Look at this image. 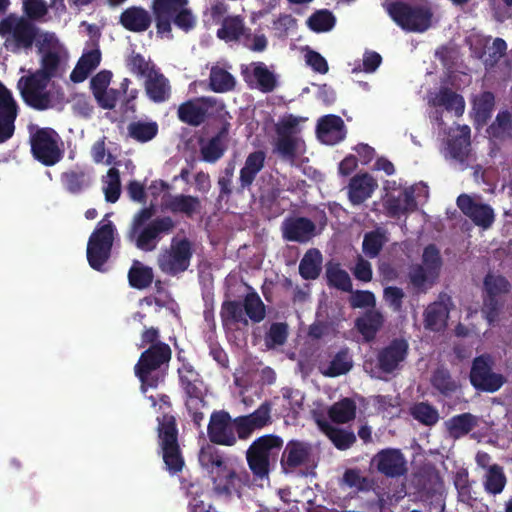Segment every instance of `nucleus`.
I'll return each instance as SVG.
<instances>
[{"mask_svg":"<svg viewBox=\"0 0 512 512\" xmlns=\"http://www.w3.org/2000/svg\"><path fill=\"white\" fill-rule=\"evenodd\" d=\"M156 213L153 204L137 211L127 231V239L139 250L154 251L163 236L170 234L175 228V222L170 216L152 217Z\"/></svg>","mask_w":512,"mask_h":512,"instance_id":"nucleus-1","label":"nucleus"},{"mask_svg":"<svg viewBox=\"0 0 512 512\" xmlns=\"http://www.w3.org/2000/svg\"><path fill=\"white\" fill-rule=\"evenodd\" d=\"M177 360L180 362L177 368L179 386L185 393V405L190 416H230L224 410H211L203 394L204 381L200 373L181 353L177 354Z\"/></svg>","mask_w":512,"mask_h":512,"instance_id":"nucleus-2","label":"nucleus"},{"mask_svg":"<svg viewBox=\"0 0 512 512\" xmlns=\"http://www.w3.org/2000/svg\"><path fill=\"white\" fill-rule=\"evenodd\" d=\"M151 10L159 37L172 39V25L184 32L196 26L189 0H152Z\"/></svg>","mask_w":512,"mask_h":512,"instance_id":"nucleus-3","label":"nucleus"},{"mask_svg":"<svg viewBox=\"0 0 512 512\" xmlns=\"http://www.w3.org/2000/svg\"><path fill=\"white\" fill-rule=\"evenodd\" d=\"M171 358L172 350L167 343L149 346L141 353L134 371L144 392L164 382Z\"/></svg>","mask_w":512,"mask_h":512,"instance_id":"nucleus-4","label":"nucleus"},{"mask_svg":"<svg viewBox=\"0 0 512 512\" xmlns=\"http://www.w3.org/2000/svg\"><path fill=\"white\" fill-rule=\"evenodd\" d=\"M38 27L25 17L14 13L0 20V37L4 39V47L13 54L32 51L36 42Z\"/></svg>","mask_w":512,"mask_h":512,"instance_id":"nucleus-5","label":"nucleus"},{"mask_svg":"<svg viewBox=\"0 0 512 512\" xmlns=\"http://www.w3.org/2000/svg\"><path fill=\"white\" fill-rule=\"evenodd\" d=\"M383 6L394 23L404 31L423 33L431 27L433 11L429 4L396 0Z\"/></svg>","mask_w":512,"mask_h":512,"instance_id":"nucleus-6","label":"nucleus"},{"mask_svg":"<svg viewBox=\"0 0 512 512\" xmlns=\"http://www.w3.org/2000/svg\"><path fill=\"white\" fill-rule=\"evenodd\" d=\"M283 448V439L268 434L257 438L247 450L246 459L249 469L257 478L268 477L271 465L275 464Z\"/></svg>","mask_w":512,"mask_h":512,"instance_id":"nucleus-7","label":"nucleus"},{"mask_svg":"<svg viewBox=\"0 0 512 512\" xmlns=\"http://www.w3.org/2000/svg\"><path fill=\"white\" fill-rule=\"evenodd\" d=\"M31 153L44 166H53L64 156L60 135L50 127L38 128L30 136Z\"/></svg>","mask_w":512,"mask_h":512,"instance_id":"nucleus-8","label":"nucleus"},{"mask_svg":"<svg viewBox=\"0 0 512 512\" xmlns=\"http://www.w3.org/2000/svg\"><path fill=\"white\" fill-rule=\"evenodd\" d=\"M115 226L111 221L100 222L87 243V261L93 270L104 272L105 264L111 256Z\"/></svg>","mask_w":512,"mask_h":512,"instance_id":"nucleus-9","label":"nucleus"},{"mask_svg":"<svg viewBox=\"0 0 512 512\" xmlns=\"http://www.w3.org/2000/svg\"><path fill=\"white\" fill-rule=\"evenodd\" d=\"M193 252V244L188 238L173 237L170 246L159 253L158 267L166 275L177 276L189 268Z\"/></svg>","mask_w":512,"mask_h":512,"instance_id":"nucleus-10","label":"nucleus"},{"mask_svg":"<svg viewBox=\"0 0 512 512\" xmlns=\"http://www.w3.org/2000/svg\"><path fill=\"white\" fill-rule=\"evenodd\" d=\"M493 359L489 354H482L472 361L469 379L471 385L478 391L494 393L506 382L501 373L493 371Z\"/></svg>","mask_w":512,"mask_h":512,"instance_id":"nucleus-11","label":"nucleus"},{"mask_svg":"<svg viewBox=\"0 0 512 512\" xmlns=\"http://www.w3.org/2000/svg\"><path fill=\"white\" fill-rule=\"evenodd\" d=\"M210 481L212 490L217 496L231 498L236 495L241 498L243 490L250 485V475L244 468L232 463Z\"/></svg>","mask_w":512,"mask_h":512,"instance_id":"nucleus-12","label":"nucleus"},{"mask_svg":"<svg viewBox=\"0 0 512 512\" xmlns=\"http://www.w3.org/2000/svg\"><path fill=\"white\" fill-rule=\"evenodd\" d=\"M49 82L28 75L19 80L20 94L25 104L37 111H44L53 106L52 94L47 90Z\"/></svg>","mask_w":512,"mask_h":512,"instance_id":"nucleus-13","label":"nucleus"},{"mask_svg":"<svg viewBox=\"0 0 512 512\" xmlns=\"http://www.w3.org/2000/svg\"><path fill=\"white\" fill-rule=\"evenodd\" d=\"M217 100L213 97H197L189 99L178 106L177 117L189 126L198 127L215 112Z\"/></svg>","mask_w":512,"mask_h":512,"instance_id":"nucleus-14","label":"nucleus"},{"mask_svg":"<svg viewBox=\"0 0 512 512\" xmlns=\"http://www.w3.org/2000/svg\"><path fill=\"white\" fill-rule=\"evenodd\" d=\"M409 352V343L404 338H395L381 348L377 355V368L386 374H391L401 367Z\"/></svg>","mask_w":512,"mask_h":512,"instance_id":"nucleus-15","label":"nucleus"},{"mask_svg":"<svg viewBox=\"0 0 512 512\" xmlns=\"http://www.w3.org/2000/svg\"><path fill=\"white\" fill-rule=\"evenodd\" d=\"M19 106L12 92L0 81V144L6 142L15 132V121Z\"/></svg>","mask_w":512,"mask_h":512,"instance_id":"nucleus-16","label":"nucleus"},{"mask_svg":"<svg viewBox=\"0 0 512 512\" xmlns=\"http://www.w3.org/2000/svg\"><path fill=\"white\" fill-rule=\"evenodd\" d=\"M372 464L388 478H398L407 472L405 457L399 449H382L373 457Z\"/></svg>","mask_w":512,"mask_h":512,"instance_id":"nucleus-17","label":"nucleus"},{"mask_svg":"<svg viewBox=\"0 0 512 512\" xmlns=\"http://www.w3.org/2000/svg\"><path fill=\"white\" fill-rule=\"evenodd\" d=\"M321 431L339 450H346L356 442L353 431L339 428L335 424H344L353 418H314Z\"/></svg>","mask_w":512,"mask_h":512,"instance_id":"nucleus-18","label":"nucleus"},{"mask_svg":"<svg viewBox=\"0 0 512 512\" xmlns=\"http://www.w3.org/2000/svg\"><path fill=\"white\" fill-rule=\"evenodd\" d=\"M456 204L461 212L479 227L487 229L495 220L494 211L490 205L475 202L473 198L467 194L459 195Z\"/></svg>","mask_w":512,"mask_h":512,"instance_id":"nucleus-19","label":"nucleus"},{"mask_svg":"<svg viewBox=\"0 0 512 512\" xmlns=\"http://www.w3.org/2000/svg\"><path fill=\"white\" fill-rule=\"evenodd\" d=\"M382 202L385 214L390 218H399L401 215L414 211L417 207L412 187L404 188L398 194L387 192L383 196Z\"/></svg>","mask_w":512,"mask_h":512,"instance_id":"nucleus-20","label":"nucleus"},{"mask_svg":"<svg viewBox=\"0 0 512 512\" xmlns=\"http://www.w3.org/2000/svg\"><path fill=\"white\" fill-rule=\"evenodd\" d=\"M281 231L287 241L307 243L315 236L316 225L307 217H288L282 222Z\"/></svg>","mask_w":512,"mask_h":512,"instance_id":"nucleus-21","label":"nucleus"},{"mask_svg":"<svg viewBox=\"0 0 512 512\" xmlns=\"http://www.w3.org/2000/svg\"><path fill=\"white\" fill-rule=\"evenodd\" d=\"M311 445L300 440H290L285 446L280 464L283 472H294L297 468L306 465L311 456Z\"/></svg>","mask_w":512,"mask_h":512,"instance_id":"nucleus-22","label":"nucleus"},{"mask_svg":"<svg viewBox=\"0 0 512 512\" xmlns=\"http://www.w3.org/2000/svg\"><path fill=\"white\" fill-rule=\"evenodd\" d=\"M452 299L447 294H440L439 299L429 304L424 311V327L433 332L443 330L447 325Z\"/></svg>","mask_w":512,"mask_h":512,"instance_id":"nucleus-23","label":"nucleus"},{"mask_svg":"<svg viewBox=\"0 0 512 512\" xmlns=\"http://www.w3.org/2000/svg\"><path fill=\"white\" fill-rule=\"evenodd\" d=\"M198 461L201 468L207 473L209 479H212L222 470L234 463L224 451L212 444H206L201 447L198 453Z\"/></svg>","mask_w":512,"mask_h":512,"instance_id":"nucleus-24","label":"nucleus"},{"mask_svg":"<svg viewBox=\"0 0 512 512\" xmlns=\"http://www.w3.org/2000/svg\"><path fill=\"white\" fill-rule=\"evenodd\" d=\"M378 183L369 173L354 175L348 185V197L352 205L358 206L372 196Z\"/></svg>","mask_w":512,"mask_h":512,"instance_id":"nucleus-25","label":"nucleus"},{"mask_svg":"<svg viewBox=\"0 0 512 512\" xmlns=\"http://www.w3.org/2000/svg\"><path fill=\"white\" fill-rule=\"evenodd\" d=\"M207 433L212 445L232 446L237 441L233 418H210Z\"/></svg>","mask_w":512,"mask_h":512,"instance_id":"nucleus-26","label":"nucleus"},{"mask_svg":"<svg viewBox=\"0 0 512 512\" xmlns=\"http://www.w3.org/2000/svg\"><path fill=\"white\" fill-rule=\"evenodd\" d=\"M144 87L148 98L155 103L166 102L171 96L169 80L155 65L151 66V71L146 77Z\"/></svg>","mask_w":512,"mask_h":512,"instance_id":"nucleus-27","label":"nucleus"},{"mask_svg":"<svg viewBox=\"0 0 512 512\" xmlns=\"http://www.w3.org/2000/svg\"><path fill=\"white\" fill-rule=\"evenodd\" d=\"M316 132L323 143L336 144L345 137L344 121L337 115L323 116L318 121Z\"/></svg>","mask_w":512,"mask_h":512,"instance_id":"nucleus-28","label":"nucleus"},{"mask_svg":"<svg viewBox=\"0 0 512 512\" xmlns=\"http://www.w3.org/2000/svg\"><path fill=\"white\" fill-rule=\"evenodd\" d=\"M266 154L262 150L250 153L240 169L238 192L250 189L258 173L264 168Z\"/></svg>","mask_w":512,"mask_h":512,"instance_id":"nucleus-29","label":"nucleus"},{"mask_svg":"<svg viewBox=\"0 0 512 512\" xmlns=\"http://www.w3.org/2000/svg\"><path fill=\"white\" fill-rule=\"evenodd\" d=\"M119 23L130 32L146 31L152 23V15L141 6H131L122 11Z\"/></svg>","mask_w":512,"mask_h":512,"instance_id":"nucleus-30","label":"nucleus"},{"mask_svg":"<svg viewBox=\"0 0 512 512\" xmlns=\"http://www.w3.org/2000/svg\"><path fill=\"white\" fill-rule=\"evenodd\" d=\"M162 209L173 214H184L187 218H192L201 210V201L198 197L192 195H169L162 203Z\"/></svg>","mask_w":512,"mask_h":512,"instance_id":"nucleus-31","label":"nucleus"},{"mask_svg":"<svg viewBox=\"0 0 512 512\" xmlns=\"http://www.w3.org/2000/svg\"><path fill=\"white\" fill-rule=\"evenodd\" d=\"M217 37L226 43L237 42L241 37L248 40L251 37V30L245 27L240 16H228L223 19L221 27L217 30Z\"/></svg>","mask_w":512,"mask_h":512,"instance_id":"nucleus-32","label":"nucleus"},{"mask_svg":"<svg viewBox=\"0 0 512 512\" xmlns=\"http://www.w3.org/2000/svg\"><path fill=\"white\" fill-rule=\"evenodd\" d=\"M60 181L68 193L78 195L91 186L92 177L86 170L76 168L63 172Z\"/></svg>","mask_w":512,"mask_h":512,"instance_id":"nucleus-33","label":"nucleus"},{"mask_svg":"<svg viewBox=\"0 0 512 512\" xmlns=\"http://www.w3.org/2000/svg\"><path fill=\"white\" fill-rule=\"evenodd\" d=\"M220 318L224 328H233L237 324L248 325L241 301L226 300L221 305Z\"/></svg>","mask_w":512,"mask_h":512,"instance_id":"nucleus-34","label":"nucleus"},{"mask_svg":"<svg viewBox=\"0 0 512 512\" xmlns=\"http://www.w3.org/2000/svg\"><path fill=\"white\" fill-rule=\"evenodd\" d=\"M326 282L329 287L343 292H352V281L340 263L329 261L325 266Z\"/></svg>","mask_w":512,"mask_h":512,"instance_id":"nucleus-35","label":"nucleus"},{"mask_svg":"<svg viewBox=\"0 0 512 512\" xmlns=\"http://www.w3.org/2000/svg\"><path fill=\"white\" fill-rule=\"evenodd\" d=\"M383 325V316L379 311L368 310L355 321V327L367 341L375 338Z\"/></svg>","mask_w":512,"mask_h":512,"instance_id":"nucleus-36","label":"nucleus"},{"mask_svg":"<svg viewBox=\"0 0 512 512\" xmlns=\"http://www.w3.org/2000/svg\"><path fill=\"white\" fill-rule=\"evenodd\" d=\"M322 254L316 248L306 251L299 263V274L304 280H315L322 270Z\"/></svg>","mask_w":512,"mask_h":512,"instance_id":"nucleus-37","label":"nucleus"},{"mask_svg":"<svg viewBox=\"0 0 512 512\" xmlns=\"http://www.w3.org/2000/svg\"><path fill=\"white\" fill-rule=\"evenodd\" d=\"M159 423L157 427L158 447L165 448L179 445V431L175 418H157Z\"/></svg>","mask_w":512,"mask_h":512,"instance_id":"nucleus-38","label":"nucleus"},{"mask_svg":"<svg viewBox=\"0 0 512 512\" xmlns=\"http://www.w3.org/2000/svg\"><path fill=\"white\" fill-rule=\"evenodd\" d=\"M153 279L154 274L151 267L143 265L138 260L133 261L128 271V281L131 287L139 290L148 288Z\"/></svg>","mask_w":512,"mask_h":512,"instance_id":"nucleus-39","label":"nucleus"},{"mask_svg":"<svg viewBox=\"0 0 512 512\" xmlns=\"http://www.w3.org/2000/svg\"><path fill=\"white\" fill-rule=\"evenodd\" d=\"M209 86L213 92L226 93L234 90L236 86L235 77L219 66H214L210 70Z\"/></svg>","mask_w":512,"mask_h":512,"instance_id":"nucleus-40","label":"nucleus"},{"mask_svg":"<svg viewBox=\"0 0 512 512\" xmlns=\"http://www.w3.org/2000/svg\"><path fill=\"white\" fill-rule=\"evenodd\" d=\"M352 367L353 361L349 356L348 349H341L325 369L320 367V371L324 376L334 378L348 373Z\"/></svg>","mask_w":512,"mask_h":512,"instance_id":"nucleus-41","label":"nucleus"},{"mask_svg":"<svg viewBox=\"0 0 512 512\" xmlns=\"http://www.w3.org/2000/svg\"><path fill=\"white\" fill-rule=\"evenodd\" d=\"M511 284L506 277L500 274L487 273L483 280V295L501 298L510 292Z\"/></svg>","mask_w":512,"mask_h":512,"instance_id":"nucleus-42","label":"nucleus"},{"mask_svg":"<svg viewBox=\"0 0 512 512\" xmlns=\"http://www.w3.org/2000/svg\"><path fill=\"white\" fill-rule=\"evenodd\" d=\"M434 104L443 106L448 111H454L457 117L462 116L465 110L464 98L449 88L440 90L435 98Z\"/></svg>","mask_w":512,"mask_h":512,"instance_id":"nucleus-43","label":"nucleus"},{"mask_svg":"<svg viewBox=\"0 0 512 512\" xmlns=\"http://www.w3.org/2000/svg\"><path fill=\"white\" fill-rule=\"evenodd\" d=\"M386 232L382 229H375L364 235L362 251L369 258H376L387 242Z\"/></svg>","mask_w":512,"mask_h":512,"instance_id":"nucleus-44","label":"nucleus"},{"mask_svg":"<svg viewBox=\"0 0 512 512\" xmlns=\"http://www.w3.org/2000/svg\"><path fill=\"white\" fill-rule=\"evenodd\" d=\"M60 62L61 59L58 52L50 50L44 52L41 59L40 69L31 75L44 81L50 82L53 77L57 76Z\"/></svg>","mask_w":512,"mask_h":512,"instance_id":"nucleus-45","label":"nucleus"},{"mask_svg":"<svg viewBox=\"0 0 512 512\" xmlns=\"http://www.w3.org/2000/svg\"><path fill=\"white\" fill-rule=\"evenodd\" d=\"M242 305L246 318H249L253 323H260L265 318V305L255 291L245 295Z\"/></svg>","mask_w":512,"mask_h":512,"instance_id":"nucleus-46","label":"nucleus"},{"mask_svg":"<svg viewBox=\"0 0 512 512\" xmlns=\"http://www.w3.org/2000/svg\"><path fill=\"white\" fill-rule=\"evenodd\" d=\"M127 129L129 136L140 143L151 141L158 134V124L155 121H133Z\"/></svg>","mask_w":512,"mask_h":512,"instance_id":"nucleus-47","label":"nucleus"},{"mask_svg":"<svg viewBox=\"0 0 512 512\" xmlns=\"http://www.w3.org/2000/svg\"><path fill=\"white\" fill-rule=\"evenodd\" d=\"M506 483L507 478L502 466L493 464L488 467L484 487L489 494H500L504 490Z\"/></svg>","mask_w":512,"mask_h":512,"instance_id":"nucleus-48","label":"nucleus"},{"mask_svg":"<svg viewBox=\"0 0 512 512\" xmlns=\"http://www.w3.org/2000/svg\"><path fill=\"white\" fill-rule=\"evenodd\" d=\"M408 278L410 284L413 286L416 292L426 293L427 290L433 285L434 280L437 277L430 275L429 270L424 268V266L416 264L411 266L408 273Z\"/></svg>","mask_w":512,"mask_h":512,"instance_id":"nucleus-49","label":"nucleus"},{"mask_svg":"<svg viewBox=\"0 0 512 512\" xmlns=\"http://www.w3.org/2000/svg\"><path fill=\"white\" fill-rule=\"evenodd\" d=\"M159 452L162 455L166 469L171 474H177L183 470L185 460L180 445L160 448Z\"/></svg>","mask_w":512,"mask_h":512,"instance_id":"nucleus-50","label":"nucleus"},{"mask_svg":"<svg viewBox=\"0 0 512 512\" xmlns=\"http://www.w3.org/2000/svg\"><path fill=\"white\" fill-rule=\"evenodd\" d=\"M271 418H233L235 422V435L240 439H247L257 429L271 423Z\"/></svg>","mask_w":512,"mask_h":512,"instance_id":"nucleus-51","label":"nucleus"},{"mask_svg":"<svg viewBox=\"0 0 512 512\" xmlns=\"http://www.w3.org/2000/svg\"><path fill=\"white\" fill-rule=\"evenodd\" d=\"M489 133L496 139L512 136V114L505 110L497 114L495 121L488 128Z\"/></svg>","mask_w":512,"mask_h":512,"instance_id":"nucleus-52","label":"nucleus"},{"mask_svg":"<svg viewBox=\"0 0 512 512\" xmlns=\"http://www.w3.org/2000/svg\"><path fill=\"white\" fill-rule=\"evenodd\" d=\"M336 23V18L329 10L314 12L307 20L308 27L317 33L330 31Z\"/></svg>","mask_w":512,"mask_h":512,"instance_id":"nucleus-53","label":"nucleus"},{"mask_svg":"<svg viewBox=\"0 0 512 512\" xmlns=\"http://www.w3.org/2000/svg\"><path fill=\"white\" fill-rule=\"evenodd\" d=\"M253 76L257 81V88L263 93H270L277 86L275 75L262 62L255 63Z\"/></svg>","mask_w":512,"mask_h":512,"instance_id":"nucleus-54","label":"nucleus"},{"mask_svg":"<svg viewBox=\"0 0 512 512\" xmlns=\"http://www.w3.org/2000/svg\"><path fill=\"white\" fill-rule=\"evenodd\" d=\"M222 133L213 136L206 145L201 147V156L205 162L215 163L225 153L226 146L222 140Z\"/></svg>","mask_w":512,"mask_h":512,"instance_id":"nucleus-55","label":"nucleus"},{"mask_svg":"<svg viewBox=\"0 0 512 512\" xmlns=\"http://www.w3.org/2000/svg\"><path fill=\"white\" fill-rule=\"evenodd\" d=\"M478 418H449L445 427L449 436L458 439L469 433L477 424Z\"/></svg>","mask_w":512,"mask_h":512,"instance_id":"nucleus-56","label":"nucleus"},{"mask_svg":"<svg viewBox=\"0 0 512 512\" xmlns=\"http://www.w3.org/2000/svg\"><path fill=\"white\" fill-rule=\"evenodd\" d=\"M495 105V96L490 91L482 92L473 103V109L479 120L485 122L491 117Z\"/></svg>","mask_w":512,"mask_h":512,"instance_id":"nucleus-57","label":"nucleus"},{"mask_svg":"<svg viewBox=\"0 0 512 512\" xmlns=\"http://www.w3.org/2000/svg\"><path fill=\"white\" fill-rule=\"evenodd\" d=\"M125 65L129 72L138 77H147L150 74L151 66L145 57L135 50L126 57Z\"/></svg>","mask_w":512,"mask_h":512,"instance_id":"nucleus-58","label":"nucleus"},{"mask_svg":"<svg viewBox=\"0 0 512 512\" xmlns=\"http://www.w3.org/2000/svg\"><path fill=\"white\" fill-rule=\"evenodd\" d=\"M422 266L429 270L430 275L438 277L442 266V258L439 249L434 244H429L424 248L422 256Z\"/></svg>","mask_w":512,"mask_h":512,"instance_id":"nucleus-59","label":"nucleus"},{"mask_svg":"<svg viewBox=\"0 0 512 512\" xmlns=\"http://www.w3.org/2000/svg\"><path fill=\"white\" fill-rule=\"evenodd\" d=\"M503 307L504 301L501 298L483 295L481 312L490 326L498 322Z\"/></svg>","mask_w":512,"mask_h":512,"instance_id":"nucleus-60","label":"nucleus"},{"mask_svg":"<svg viewBox=\"0 0 512 512\" xmlns=\"http://www.w3.org/2000/svg\"><path fill=\"white\" fill-rule=\"evenodd\" d=\"M432 386L442 394L448 395L456 390V384L449 371L444 368H437L431 377Z\"/></svg>","mask_w":512,"mask_h":512,"instance_id":"nucleus-61","label":"nucleus"},{"mask_svg":"<svg viewBox=\"0 0 512 512\" xmlns=\"http://www.w3.org/2000/svg\"><path fill=\"white\" fill-rule=\"evenodd\" d=\"M288 337V325L282 322H274L265 335V344L268 348L283 345Z\"/></svg>","mask_w":512,"mask_h":512,"instance_id":"nucleus-62","label":"nucleus"},{"mask_svg":"<svg viewBox=\"0 0 512 512\" xmlns=\"http://www.w3.org/2000/svg\"><path fill=\"white\" fill-rule=\"evenodd\" d=\"M107 176L109 182L104 188L105 200L110 203H115L118 201L121 194L120 172L118 169L112 167L108 170Z\"/></svg>","mask_w":512,"mask_h":512,"instance_id":"nucleus-63","label":"nucleus"},{"mask_svg":"<svg viewBox=\"0 0 512 512\" xmlns=\"http://www.w3.org/2000/svg\"><path fill=\"white\" fill-rule=\"evenodd\" d=\"M112 77L113 74L110 70H101L91 78L90 89L95 100L104 95L106 89L110 85Z\"/></svg>","mask_w":512,"mask_h":512,"instance_id":"nucleus-64","label":"nucleus"}]
</instances>
